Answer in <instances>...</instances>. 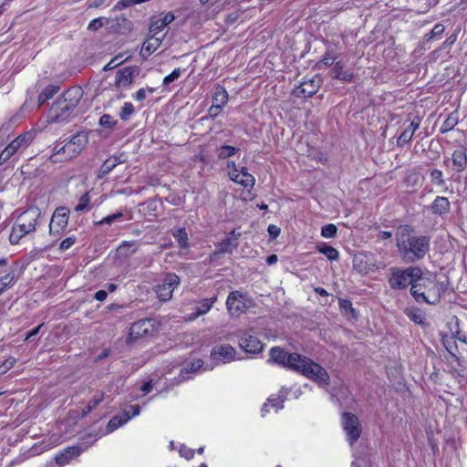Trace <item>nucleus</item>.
<instances>
[{
    "label": "nucleus",
    "mask_w": 467,
    "mask_h": 467,
    "mask_svg": "<svg viewBox=\"0 0 467 467\" xmlns=\"http://www.w3.org/2000/svg\"><path fill=\"white\" fill-rule=\"evenodd\" d=\"M269 362H274L285 368L296 371L320 384H328L329 376L327 370L311 358L298 353H288L280 347L270 349Z\"/></svg>",
    "instance_id": "1"
},
{
    "label": "nucleus",
    "mask_w": 467,
    "mask_h": 467,
    "mask_svg": "<svg viewBox=\"0 0 467 467\" xmlns=\"http://www.w3.org/2000/svg\"><path fill=\"white\" fill-rule=\"evenodd\" d=\"M431 238L414 234L409 225H401L396 233V246L403 261L414 263L421 260L430 250Z\"/></svg>",
    "instance_id": "2"
},
{
    "label": "nucleus",
    "mask_w": 467,
    "mask_h": 467,
    "mask_svg": "<svg viewBox=\"0 0 467 467\" xmlns=\"http://www.w3.org/2000/svg\"><path fill=\"white\" fill-rule=\"evenodd\" d=\"M81 96V90L78 88L67 89L63 93L61 98L52 104L49 118L53 121H63L67 119L78 106Z\"/></svg>",
    "instance_id": "3"
},
{
    "label": "nucleus",
    "mask_w": 467,
    "mask_h": 467,
    "mask_svg": "<svg viewBox=\"0 0 467 467\" xmlns=\"http://www.w3.org/2000/svg\"><path fill=\"white\" fill-rule=\"evenodd\" d=\"M88 143V135L86 132H78L65 144L57 143L53 148V153L50 155L52 162H62L78 155Z\"/></svg>",
    "instance_id": "4"
},
{
    "label": "nucleus",
    "mask_w": 467,
    "mask_h": 467,
    "mask_svg": "<svg viewBox=\"0 0 467 467\" xmlns=\"http://www.w3.org/2000/svg\"><path fill=\"white\" fill-rule=\"evenodd\" d=\"M410 294L418 303L437 305L441 300V287L434 278L423 277L418 285H412Z\"/></svg>",
    "instance_id": "5"
},
{
    "label": "nucleus",
    "mask_w": 467,
    "mask_h": 467,
    "mask_svg": "<svg viewBox=\"0 0 467 467\" xmlns=\"http://www.w3.org/2000/svg\"><path fill=\"white\" fill-rule=\"evenodd\" d=\"M388 282L389 287L394 290H401L409 285H418L422 276V270L418 266H410L407 268L390 267Z\"/></svg>",
    "instance_id": "6"
},
{
    "label": "nucleus",
    "mask_w": 467,
    "mask_h": 467,
    "mask_svg": "<svg viewBox=\"0 0 467 467\" xmlns=\"http://www.w3.org/2000/svg\"><path fill=\"white\" fill-rule=\"evenodd\" d=\"M227 173L231 181L242 185L244 188L252 189L255 184L254 177L248 172L247 168L239 169L234 161L226 163Z\"/></svg>",
    "instance_id": "7"
},
{
    "label": "nucleus",
    "mask_w": 467,
    "mask_h": 467,
    "mask_svg": "<svg viewBox=\"0 0 467 467\" xmlns=\"http://www.w3.org/2000/svg\"><path fill=\"white\" fill-rule=\"evenodd\" d=\"M252 306V299L239 291L231 292L226 300V306L231 315L238 316Z\"/></svg>",
    "instance_id": "8"
},
{
    "label": "nucleus",
    "mask_w": 467,
    "mask_h": 467,
    "mask_svg": "<svg viewBox=\"0 0 467 467\" xmlns=\"http://www.w3.org/2000/svg\"><path fill=\"white\" fill-rule=\"evenodd\" d=\"M180 285V277L172 273H169L165 275L161 285H159L155 288L158 298L162 302L169 301L174 289Z\"/></svg>",
    "instance_id": "9"
},
{
    "label": "nucleus",
    "mask_w": 467,
    "mask_h": 467,
    "mask_svg": "<svg viewBox=\"0 0 467 467\" xmlns=\"http://www.w3.org/2000/svg\"><path fill=\"white\" fill-rule=\"evenodd\" d=\"M342 426L348 442L352 445L358 440L361 433V427L358 417L352 413L345 412L342 415Z\"/></svg>",
    "instance_id": "10"
},
{
    "label": "nucleus",
    "mask_w": 467,
    "mask_h": 467,
    "mask_svg": "<svg viewBox=\"0 0 467 467\" xmlns=\"http://www.w3.org/2000/svg\"><path fill=\"white\" fill-rule=\"evenodd\" d=\"M69 211L66 207H58L54 212L50 223L49 231L51 234H59L63 232L68 223Z\"/></svg>",
    "instance_id": "11"
},
{
    "label": "nucleus",
    "mask_w": 467,
    "mask_h": 467,
    "mask_svg": "<svg viewBox=\"0 0 467 467\" xmlns=\"http://www.w3.org/2000/svg\"><path fill=\"white\" fill-rule=\"evenodd\" d=\"M235 349L228 345L223 344L213 348L211 351V358L216 363H229L235 358Z\"/></svg>",
    "instance_id": "12"
},
{
    "label": "nucleus",
    "mask_w": 467,
    "mask_h": 467,
    "mask_svg": "<svg viewBox=\"0 0 467 467\" xmlns=\"http://www.w3.org/2000/svg\"><path fill=\"white\" fill-rule=\"evenodd\" d=\"M239 346L246 353L250 354H258L264 348L263 343L250 332L243 333V335L239 338Z\"/></svg>",
    "instance_id": "13"
},
{
    "label": "nucleus",
    "mask_w": 467,
    "mask_h": 467,
    "mask_svg": "<svg viewBox=\"0 0 467 467\" xmlns=\"http://www.w3.org/2000/svg\"><path fill=\"white\" fill-rule=\"evenodd\" d=\"M154 330V323L151 319L144 318L133 323L130 328V337L137 339L145 337Z\"/></svg>",
    "instance_id": "14"
},
{
    "label": "nucleus",
    "mask_w": 467,
    "mask_h": 467,
    "mask_svg": "<svg viewBox=\"0 0 467 467\" xmlns=\"http://www.w3.org/2000/svg\"><path fill=\"white\" fill-rule=\"evenodd\" d=\"M288 396L289 391L285 388H282L278 394L270 396L262 408L263 416H265V412L269 411V408L275 409V411L283 409L284 401Z\"/></svg>",
    "instance_id": "15"
},
{
    "label": "nucleus",
    "mask_w": 467,
    "mask_h": 467,
    "mask_svg": "<svg viewBox=\"0 0 467 467\" xmlns=\"http://www.w3.org/2000/svg\"><path fill=\"white\" fill-rule=\"evenodd\" d=\"M320 87V78H312L306 81L302 82L298 87L294 89V94L296 97L307 98L315 95Z\"/></svg>",
    "instance_id": "16"
},
{
    "label": "nucleus",
    "mask_w": 467,
    "mask_h": 467,
    "mask_svg": "<svg viewBox=\"0 0 467 467\" xmlns=\"http://www.w3.org/2000/svg\"><path fill=\"white\" fill-rule=\"evenodd\" d=\"M134 78V71L131 67H126L119 69L115 77V87L121 90L130 87Z\"/></svg>",
    "instance_id": "17"
},
{
    "label": "nucleus",
    "mask_w": 467,
    "mask_h": 467,
    "mask_svg": "<svg viewBox=\"0 0 467 467\" xmlns=\"http://www.w3.org/2000/svg\"><path fill=\"white\" fill-rule=\"evenodd\" d=\"M80 446H70L60 451L55 457L56 462L59 465H65L69 463L73 459L79 456L82 452Z\"/></svg>",
    "instance_id": "18"
},
{
    "label": "nucleus",
    "mask_w": 467,
    "mask_h": 467,
    "mask_svg": "<svg viewBox=\"0 0 467 467\" xmlns=\"http://www.w3.org/2000/svg\"><path fill=\"white\" fill-rule=\"evenodd\" d=\"M217 301V296H213L209 298H202V300L197 302V305L194 306V312H192L188 319L192 321L199 317L200 316H203L207 314L214 303Z\"/></svg>",
    "instance_id": "19"
},
{
    "label": "nucleus",
    "mask_w": 467,
    "mask_h": 467,
    "mask_svg": "<svg viewBox=\"0 0 467 467\" xmlns=\"http://www.w3.org/2000/svg\"><path fill=\"white\" fill-rule=\"evenodd\" d=\"M451 210V202L448 198L437 196L430 206L432 214L443 217L448 214Z\"/></svg>",
    "instance_id": "20"
},
{
    "label": "nucleus",
    "mask_w": 467,
    "mask_h": 467,
    "mask_svg": "<svg viewBox=\"0 0 467 467\" xmlns=\"http://www.w3.org/2000/svg\"><path fill=\"white\" fill-rule=\"evenodd\" d=\"M164 37L165 34H161L160 36L151 34V36L142 44L141 55L144 57L151 55L161 47Z\"/></svg>",
    "instance_id": "21"
},
{
    "label": "nucleus",
    "mask_w": 467,
    "mask_h": 467,
    "mask_svg": "<svg viewBox=\"0 0 467 467\" xmlns=\"http://www.w3.org/2000/svg\"><path fill=\"white\" fill-rule=\"evenodd\" d=\"M57 443V439L51 436H45L41 441L31 442V456L38 455L46 451L54 448Z\"/></svg>",
    "instance_id": "22"
},
{
    "label": "nucleus",
    "mask_w": 467,
    "mask_h": 467,
    "mask_svg": "<svg viewBox=\"0 0 467 467\" xmlns=\"http://www.w3.org/2000/svg\"><path fill=\"white\" fill-rule=\"evenodd\" d=\"M174 16L171 13H167L152 21L150 26V33L155 35L164 34L163 31L166 26L174 20Z\"/></svg>",
    "instance_id": "23"
},
{
    "label": "nucleus",
    "mask_w": 467,
    "mask_h": 467,
    "mask_svg": "<svg viewBox=\"0 0 467 467\" xmlns=\"http://www.w3.org/2000/svg\"><path fill=\"white\" fill-rule=\"evenodd\" d=\"M453 169L457 172H462L467 166V151L462 146L455 149L451 155Z\"/></svg>",
    "instance_id": "24"
},
{
    "label": "nucleus",
    "mask_w": 467,
    "mask_h": 467,
    "mask_svg": "<svg viewBox=\"0 0 467 467\" xmlns=\"http://www.w3.org/2000/svg\"><path fill=\"white\" fill-rule=\"evenodd\" d=\"M420 124V119H413L409 124V126L403 130V132L398 138V146L402 147L408 144L412 140L414 132L419 129Z\"/></svg>",
    "instance_id": "25"
},
{
    "label": "nucleus",
    "mask_w": 467,
    "mask_h": 467,
    "mask_svg": "<svg viewBox=\"0 0 467 467\" xmlns=\"http://www.w3.org/2000/svg\"><path fill=\"white\" fill-rule=\"evenodd\" d=\"M332 77L340 79L344 82H351L354 78L352 71L344 69V66L341 62H337L332 69Z\"/></svg>",
    "instance_id": "26"
},
{
    "label": "nucleus",
    "mask_w": 467,
    "mask_h": 467,
    "mask_svg": "<svg viewBox=\"0 0 467 467\" xmlns=\"http://www.w3.org/2000/svg\"><path fill=\"white\" fill-rule=\"evenodd\" d=\"M58 90L59 86L57 85H48L46 87L37 98V107L40 108L47 100L51 99L58 92Z\"/></svg>",
    "instance_id": "27"
},
{
    "label": "nucleus",
    "mask_w": 467,
    "mask_h": 467,
    "mask_svg": "<svg viewBox=\"0 0 467 467\" xmlns=\"http://www.w3.org/2000/svg\"><path fill=\"white\" fill-rule=\"evenodd\" d=\"M29 233L27 226L23 224H15L9 235L10 243L13 244H18L22 237Z\"/></svg>",
    "instance_id": "28"
},
{
    "label": "nucleus",
    "mask_w": 467,
    "mask_h": 467,
    "mask_svg": "<svg viewBox=\"0 0 467 467\" xmlns=\"http://www.w3.org/2000/svg\"><path fill=\"white\" fill-rule=\"evenodd\" d=\"M130 420V416L129 414V411L125 410L122 414L117 415L113 417L108 423V431H113L117 430L118 428L124 425L126 422H128Z\"/></svg>",
    "instance_id": "29"
},
{
    "label": "nucleus",
    "mask_w": 467,
    "mask_h": 467,
    "mask_svg": "<svg viewBox=\"0 0 467 467\" xmlns=\"http://www.w3.org/2000/svg\"><path fill=\"white\" fill-rule=\"evenodd\" d=\"M137 249L138 245L136 242L124 241L119 245L117 252L119 256L128 257L129 255L134 254Z\"/></svg>",
    "instance_id": "30"
},
{
    "label": "nucleus",
    "mask_w": 467,
    "mask_h": 467,
    "mask_svg": "<svg viewBox=\"0 0 467 467\" xmlns=\"http://www.w3.org/2000/svg\"><path fill=\"white\" fill-rule=\"evenodd\" d=\"M228 102V93L223 87H218L213 97V104L223 108Z\"/></svg>",
    "instance_id": "31"
},
{
    "label": "nucleus",
    "mask_w": 467,
    "mask_h": 467,
    "mask_svg": "<svg viewBox=\"0 0 467 467\" xmlns=\"http://www.w3.org/2000/svg\"><path fill=\"white\" fill-rule=\"evenodd\" d=\"M104 400V393L103 392H96L95 395L92 397V399L88 401L87 407L83 409L82 415L86 416L89 412H91L93 410H95Z\"/></svg>",
    "instance_id": "32"
},
{
    "label": "nucleus",
    "mask_w": 467,
    "mask_h": 467,
    "mask_svg": "<svg viewBox=\"0 0 467 467\" xmlns=\"http://www.w3.org/2000/svg\"><path fill=\"white\" fill-rule=\"evenodd\" d=\"M317 250L331 261L337 260L339 256L338 251L336 248L327 245L326 244L318 245Z\"/></svg>",
    "instance_id": "33"
},
{
    "label": "nucleus",
    "mask_w": 467,
    "mask_h": 467,
    "mask_svg": "<svg viewBox=\"0 0 467 467\" xmlns=\"http://www.w3.org/2000/svg\"><path fill=\"white\" fill-rule=\"evenodd\" d=\"M239 151L238 148H235L234 146L229 145H223L217 149L216 154L219 159H227L234 154H236Z\"/></svg>",
    "instance_id": "34"
},
{
    "label": "nucleus",
    "mask_w": 467,
    "mask_h": 467,
    "mask_svg": "<svg viewBox=\"0 0 467 467\" xmlns=\"http://www.w3.org/2000/svg\"><path fill=\"white\" fill-rule=\"evenodd\" d=\"M234 247H235V244H233L231 239L227 238L216 245L214 254H231Z\"/></svg>",
    "instance_id": "35"
},
{
    "label": "nucleus",
    "mask_w": 467,
    "mask_h": 467,
    "mask_svg": "<svg viewBox=\"0 0 467 467\" xmlns=\"http://www.w3.org/2000/svg\"><path fill=\"white\" fill-rule=\"evenodd\" d=\"M26 135H20L14 140H12L8 145L7 148L11 150V153H16L22 146H24L25 149H26Z\"/></svg>",
    "instance_id": "36"
},
{
    "label": "nucleus",
    "mask_w": 467,
    "mask_h": 467,
    "mask_svg": "<svg viewBox=\"0 0 467 467\" xmlns=\"http://www.w3.org/2000/svg\"><path fill=\"white\" fill-rule=\"evenodd\" d=\"M172 235L179 243L182 248L188 247V234L185 228H179L172 233Z\"/></svg>",
    "instance_id": "37"
},
{
    "label": "nucleus",
    "mask_w": 467,
    "mask_h": 467,
    "mask_svg": "<svg viewBox=\"0 0 467 467\" xmlns=\"http://www.w3.org/2000/svg\"><path fill=\"white\" fill-rule=\"evenodd\" d=\"M203 366V361L201 358H194L190 363L186 364V366L182 370V373H189V372H196L199 371Z\"/></svg>",
    "instance_id": "38"
},
{
    "label": "nucleus",
    "mask_w": 467,
    "mask_h": 467,
    "mask_svg": "<svg viewBox=\"0 0 467 467\" xmlns=\"http://www.w3.org/2000/svg\"><path fill=\"white\" fill-rule=\"evenodd\" d=\"M337 228L334 223H327L321 228V236L324 238H334L337 236Z\"/></svg>",
    "instance_id": "39"
},
{
    "label": "nucleus",
    "mask_w": 467,
    "mask_h": 467,
    "mask_svg": "<svg viewBox=\"0 0 467 467\" xmlns=\"http://www.w3.org/2000/svg\"><path fill=\"white\" fill-rule=\"evenodd\" d=\"M458 123V119L456 116L453 114L450 115L442 123L441 127V131L442 133L448 132L451 130Z\"/></svg>",
    "instance_id": "40"
},
{
    "label": "nucleus",
    "mask_w": 467,
    "mask_h": 467,
    "mask_svg": "<svg viewBox=\"0 0 467 467\" xmlns=\"http://www.w3.org/2000/svg\"><path fill=\"white\" fill-rule=\"evenodd\" d=\"M120 161H119L117 160V158L115 157H111V158H109L108 160H106L104 161V163L102 164L101 166V169H100V171L103 173V174H108L116 166L118 163H119Z\"/></svg>",
    "instance_id": "41"
},
{
    "label": "nucleus",
    "mask_w": 467,
    "mask_h": 467,
    "mask_svg": "<svg viewBox=\"0 0 467 467\" xmlns=\"http://www.w3.org/2000/svg\"><path fill=\"white\" fill-rule=\"evenodd\" d=\"M99 125L112 130L117 125V120L109 114H103L99 119Z\"/></svg>",
    "instance_id": "42"
},
{
    "label": "nucleus",
    "mask_w": 467,
    "mask_h": 467,
    "mask_svg": "<svg viewBox=\"0 0 467 467\" xmlns=\"http://www.w3.org/2000/svg\"><path fill=\"white\" fill-rule=\"evenodd\" d=\"M134 111L135 109L132 103L125 102L119 113V117L123 120H128L134 113Z\"/></svg>",
    "instance_id": "43"
},
{
    "label": "nucleus",
    "mask_w": 467,
    "mask_h": 467,
    "mask_svg": "<svg viewBox=\"0 0 467 467\" xmlns=\"http://www.w3.org/2000/svg\"><path fill=\"white\" fill-rule=\"evenodd\" d=\"M183 70L181 69V68H175L171 71V74H169L168 76H166L163 80H162V84L163 86H168L170 85L171 83L174 82L175 80H177L181 75H182V72Z\"/></svg>",
    "instance_id": "44"
},
{
    "label": "nucleus",
    "mask_w": 467,
    "mask_h": 467,
    "mask_svg": "<svg viewBox=\"0 0 467 467\" xmlns=\"http://www.w3.org/2000/svg\"><path fill=\"white\" fill-rule=\"evenodd\" d=\"M153 92H155L154 88H140L132 95V98L137 101H142L147 98L148 94H152Z\"/></svg>",
    "instance_id": "45"
},
{
    "label": "nucleus",
    "mask_w": 467,
    "mask_h": 467,
    "mask_svg": "<svg viewBox=\"0 0 467 467\" xmlns=\"http://www.w3.org/2000/svg\"><path fill=\"white\" fill-rule=\"evenodd\" d=\"M431 182L436 184V185H444L445 182L443 180V173L440 170H433L431 171Z\"/></svg>",
    "instance_id": "46"
},
{
    "label": "nucleus",
    "mask_w": 467,
    "mask_h": 467,
    "mask_svg": "<svg viewBox=\"0 0 467 467\" xmlns=\"http://www.w3.org/2000/svg\"><path fill=\"white\" fill-rule=\"evenodd\" d=\"M122 217H123V213L120 212H118L116 213H113V214L104 217L101 221H99V224H111L114 222L121 219Z\"/></svg>",
    "instance_id": "47"
},
{
    "label": "nucleus",
    "mask_w": 467,
    "mask_h": 467,
    "mask_svg": "<svg viewBox=\"0 0 467 467\" xmlns=\"http://www.w3.org/2000/svg\"><path fill=\"white\" fill-rule=\"evenodd\" d=\"M179 453L182 457L185 458L186 460H191L194 456V451L183 444L180 445Z\"/></svg>",
    "instance_id": "48"
},
{
    "label": "nucleus",
    "mask_w": 467,
    "mask_h": 467,
    "mask_svg": "<svg viewBox=\"0 0 467 467\" xmlns=\"http://www.w3.org/2000/svg\"><path fill=\"white\" fill-rule=\"evenodd\" d=\"M444 26L441 25V24H436L433 28L431 29V31L427 35V36L429 38H434V37H439L442 35V33L444 32Z\"/></svg>",
    "instance_id": "49"
},
{
    "label": "nucleus",
    "mask_w": 467,
    "mask_h": 467,
    "mask_svg": "<svg viewBox=\"0 0 467 467\" xmlns=\"http://www.w3.org/2000/svg\"><path fill=\"white\" fill-rule=\"evenodd\" d=\"M336 57L331 55H325L324 57L317 63V67L322 68L329 67L334 64Z\"/></svg>",
    "instance_id": "50"
},
{
    "label": "nucleus",
    "mask_w": 467,
    "mask_h": 467,
    "mask_svg": "<svg viewBox=\"0 0 467 467\" xmlns=\"http://www.w3.org/2000/svg\"><path fill=\"white\" fill-rule=\"evenodd\" d=\"M105 21H107V19L103 17L95 18L88 24V29L96 31L103 26Z\"/></svg>",
    "instance_id": "51"
},
{
    "label": "nucleus",
    "mask_w": 467,
    "mask_h": 467,
    "mask_svg": "<svg viewBox=\"0 0 467 467\" xmlns=\"http://www.w3.org/2000/svg\"><path fill=\"white\" fill-rule=\"evenodd\" d=\"M15 362H16V359L13 358L5 360L0 365V375L5 374L6 371H8L10 368H12L14 364H15Z\"/></svg>",
    "instance_id": "52"
},
{
    "label": "nucleus",
    "mask_w": 467,
    "mask_h": 467,
    "mask_svg": "<svg viewBox=\"0 0 467 467\" xmlns=\"http://www.w3.org/2000/svg\"><path fill=\"white\" fill-rule=\"evenodd\" d=\"M76 243V238L74 236L67 237L64 239L59 245V248L63 251L69 249Z\"/></svg>",
    "instance_id": "53"
},
{
    "label": "nucleus",
    "mask_w": 467,
    "mask_h": 467,
    "mask_svg": "<svg viewBox=\"0 0 467 467\" xmlns=\"http://www.w3.org/2000/svg\"><path fill=\"white\" fill-rule=\"evenodd\" d=\"M88 202H89V198L88 197V195L87 194L83 195L80 198L78 204L75 207V210L77 212L84 211L88 207Z\"/></svg>",
    "instance_id": "54"
},
{
    "label": "nucleus",
    "mask_w": 467,
    "mask_h": 467,
    "mask_svg": "<svg viewBox=\"0 0 467 467\" xmlns=\"http://www.w3.org/2000/svg\"><path fill=\"white\" fill-rule=\"evenodd\" d=\"M14 278H15V275L14 274H6L4 276H2L0 278V281H2V285H5V288H6L13 281H14Z\"/></svg>",
    "instance_id": "55"
},
{
    "label": "nucleus",
    "mask_w": 467,
    "mask_h": 467,
    "mask_svg": "<svg viewBox=\"0 0 467 467\" xmlns=\"http://www.w3.org/2000/svg\"><path fill=\"white\" fill-rule=\"evenodd\" d=\"M267 231L272 238H276L280 234V228L274 224H270Z\"/></svg>",
    "instance_id": "56"
},
{
    "label": "nucleus",
    "mask_w": 467,
    "mask_h": 467,
    "mask_svg": "<svg viewBox=\"0 0 467 467\" xmlns=\"http://www.w3.org/2000/svg\"><path fill=\"white\" fill-rule=\"evenodd\" d=\"M14 153H11V150L6 146L0 154V163L6 161Z\"/></svg>",
    "instance_id": "57"
},
{
    "label": "nucleus",
    "mask_w": 467,
    "mask_h": 467,
    "mask_svg": "<svg viewBox=\"0 0 467 467\" xmlns=\"http://www.w3.org/2000/svg\"><path fill=\"white\" fill-rule=\"evenodd\" d=\"M14 153H11V150L6 146L0 154V163L6 161Z\"/></svg>",
    "instance_id": "58"
},
{
    "label": "nucleus",
    "mask_w": 467,
    "mask_h": 467,
    "mask_svg": "<svg viewBox=\"0 0 467 467\" xmlns=\"http://www.w3.org/2000/svg\"><path fill=\"white\" fill-rule=\"evenodd\" d=\"M222 107L213 104L209 109V114L212 118L217 117L222 111Z\"/></svg>",
    "instance_id": "59"
},
{
    "label": "nucleus",
    "mask_w": 467,
    "mask_h": 467,
    "mask_svg": "<svg viewBox=\"0 0 467 467\" xmlns=\"http://www.w3.org/2000/svg\"><path fill=\"white\" fill-rule=\"evenodd\" d=\"M454 337L456 339H458L459 341L467 345V335L464 334L463 332H462L460 330L455 331Z\"/></svg>",
    "instance_id": "60"
},
{
    "label": "nucleus",
    "mask_w": 467,
    "mask_h": 467,
    "mask_svg": "<svg viewBox=\"0 0 467 467\" xmlns=\"http://www.w3.org/2000/svg\"><path fill=\"white\" fill-rule=\"evenodd\" d=\"M107 296H108V293L105 290H99L95 294L96 300L100 301V302H103L104 300H106Z\"/></svg>",
    "instance_id": "61"
},
{
    "label": "nucleus",
    "mask_w": 467,
    "mask_h": 467,
    "mask_svg": "<svg viewBox=\"0 0 467 467\" xmlns=\"http://www.w3.org/2000/svg\"><path fill=\"white\" fill-rule=\"evenodd\" d=\"M140 389L142 392H144L145 394L149 393L151 389H152V384H151V381H147V382H144L142 384V386L140 387Z\"/></svg>",
    "instance_id": "62"
},
{
    "label": "nucleus",
    "mask_w": 467,
    "mask_h": 467,
    "mask_svg": "<svg viewBox=\"0 0 467 467\" xmlns=\"http://www.w3.org/2000/svg\"><path fill=\"white\" fill-rule=\"evenodd\" d=\"M130 410H132L131 415H130V419L140 415V408L139 405L130 406Z\"/></svg>",
    "instance_id": "63"
},
{
    "label": "nucleus",
    "mask_w": 467,
    "mask_h": 467,
    "mask_svg": "<svg viewBox=\"0 0 467 467\" xmlns=\"http://www.w3.org/2000/svg\"><path fill=\"white\" fill-rule=\"evenodd\" d=\"M277 260H278L277 255L271 254V255L266 257V264L271 265L275 264L277 262Z\"/></svg>",
    "instance_id": "64"
}]
</instances>
